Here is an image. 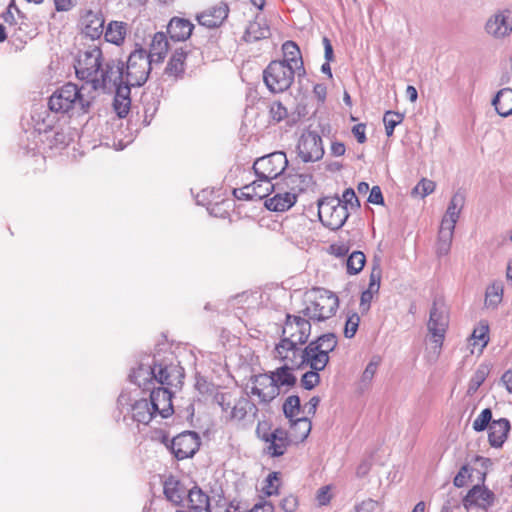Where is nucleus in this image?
<instances>
[{
    "instance_id": "obj_1",
    "label": "nucleus",
    "mask_w": 512,
    "mask_h": 512,
    "mask_svg": "<svg viewBox=\"0 0 512 512\" xmlns=\"http://www.w3.org/2000/svg\"><path fill=\"white\" fill-rule=\"evenodd\" d=\"M173 371H176V368H173L166 359L148 356L139 363L137 368L131 371L129 380L143 390H149V385L154 382L172 386L171 376Z\"/></svg>"
},
{
    "instance_id": "obj_2",
    "label": "nucleus",
    "mask_w": 512,
    "mask_h": 512,
    "mask_svg": "<svg viewBox=\"0 0 512 512\" xmlns=\"http://www.w3.org/2000/svg\"><path fill=\"white\" fill-rule=\"evenodd\" d=\"M90 104V101L83 97L80 89L74 83H66L57 88L48 101L50 111L69 116L87 113Z\"/></svg>"
},
{
    "instance_id": "obj_3",
    "label": "nucleus",
    "mask_w": 512,
    "mask_h": 512,
    "mask_svg": "<svg viewBox=\"0 0 512 512\" xmlns=\"http://www.w3.org/2000/svg\"><path fill=\"white\" fill-rule=\"evenodd\" d=\"M339 307V299L333 292L318 288L314 290V297L309 304L302 310L303 316L307 317L309 322L325 321L336 314Z\"/></svg>"
},
{
    "instance_id": "obj_4",
    "label": "nucleus",
    "mask_w": 512,
    "mask_h": 512,
    "mask_svg": "<svg viewBox=\"0 0 512 512\" xmlns=\"http://www.w3.org/2000/svg\"><path fill=\"white\" fill-rule=\"evenodd\" d=\"M146 49L138 46L129 54L126 64L124 63L125 81L132 86L140 87L146 83L152 66Z\"/></svg>"
},
{
    "instance_id": "obj_5",
    "label": "nucleus",
    "mask_w": 512,
    "mask_h": 512,
    "mask_svg": "<svg viewBox=\"0 0 512 512\" xmlns=\"http://www.w3.org/2000/svg\"><path fill=\"white\" fill-rule=\"evenodd\" d=\"M297 72L284 62L271 61L263 71V81L270 92L287 91L294 82Z\"/></svg>"
},
{
    "instance_id": "obj_6",
    "label": "nucleus",
    "mask_w": 512,
    "mask_h": 512,
    "mask_svg": "<svg viewBox=\"0 0 512 512\" xmlns=\"http://www.w3.org/2000/svg\"><path fill=\"white\" fill-rule=\"evenodd\" d=\"M318 216L324 226L338 230L347 221L349 212L338 196L324 197L318 201Z\"/></svg>"
},
{
    "instance_id": "obj_7",
    "label": "nucleus",
    "mask_w": 512,
    "mask_h": 512,
    "mask_svg": "<svg viewBox=\"0 0 512 512\" xmlns=\"http://www.w3.org/2000/svg\"><path fill=\"white\" fill-rule=\"evenodd\" d=\"M161 443L174 455L177 460L193 457L199 450L201 439L194 431H184L172 439L168 435L161 437Z\"/></svg>"
},
{
    "instance_id": "obj_8",
    "label": "nucleus",
    "mask_w": 512,
    "mask_h": 512,
    "mask_svg": "<svg viewBox=\"0 0 512 512\" xmlns=\"http://www.w3.org/2000/svg\"><path fill=\"white\" fill-rule=\"evenodd\" d=\"M102 62V50L97 45H91L86 50L79 51L74 66L77 77L92 85L94 78L99 75Z\"/></svg>"
},
{
    "instance_id": "obj_9",
    "label": "nucleus",
    "mask_w": 512,
    "mask_h": 512,
    "mask_svg": "<svg viewBox=\"0 0 512 512\" xmlns=\"http://www.w3.org/2000/svg\"><path fill=\"white\" fill-rule=\"evenodd\" d=\"M338 340L334 333H326L312 340L305 347V355L310 357V364L317 370H324L329 363V353L337 347Z\"/></svg>"
},
{
    "instance_id": "obj_10",
    "label": "nucleus",
    "mask_w": 512,
    "mask_h": 512,
    "mask_svg": "<svg viewBox=\"0 0 512 512\" xmlns=\"http://www.w3.org/2000/svg\"><path fill=\"white\" fill-rule=\"evenodd\" d=\"M92 84L94 90L107 91L125 83L124 62L120 59H109L102 62L101 68Z\"/></svg>"
},
{
    "instance_id": "obj_11",
    "label": "nucleus",
    "mask_w": 512,
    "mask_h": 512,
    "mask_svg": "<svg viewBox=\"0 0 512 512\" xmlns=\"http://www.w3.org/2000/svg\"><path fill=\"white\" fill-rule=\"evenodd\" d=\"M288 166L286 154L276 151L258 158L253 164L256 177L273 180L280 176Z\"/></svg>"
},
{
    "instance_id": "obj_12",
    "label": "nucleus",
    "mask_w": 512,
    "mask_h": 512,
    "mask_svg": "<svg viewBox=\"0 0 512 512\" xmlns=\"http://www.w3.org/2000/svg\"><path fill=\"white\" fill-rule=\"evenodd\" d=\"M299 345L288 339H281L275 346L274 357L284 365L301 369L310 364V357L305 355V348L302 349Z\"/></svg>"
},
{
    "instance_id": "obj_13",
    "label": "nucleus",
    "mask_w": 512,
    "mask_h": 512,
    "mask_svg": "<svg viewBox=\"0 0 512 512\" xmlns=\"http://www.w3.org/2000/svg\"><path fill=\"white\" fill-rule=\"evenodd\" d=\"M297 151L299 158L304 163L321 160L324 156L321 136L315 131L303 132L297 144Z\"/></svg>"
},
{
    "instance_id": "obj_14",
    "label": "nucleus",
    "mask_w": 512,
    "mask_h": 512,
    "mask_svg": "<svg viewBox=\"0 0 512 512\" xmlns=\"http://www.w3.org/2000/svg\"><path fill=\"white\" fill-rule=\"evenodd\" d=\"M427 327L435 347L441 349L448 327V316L443 303L437 300L433 302Z\"/></svg>"
},
{
    "instance_id": "obj_15",
    "label": "nucleus",
    "mask_w": 512,
    "mask_h": 512,
    "mask_svg": "<svg viewBox=\"0 0 512 512\" xmlns=\"http://www.w3.org/2000/svg\"><path fill=\"white\" fill-rule=\"evenodd\" d=\"M310 334L311 323L309 320L297 315H286L281 339H288V341L302 345L307 342Z\"/></svg>"
},
{
    "instance_id": "obj_16",
    "label": "nucleus",
    "mask_w": 512,
    "mask_h": 512,
    "mask_svg": "<svg viewBox=\"0 0 512 512\" xmlns=\"http://www.w3.org/2000/svg\"><path fill=\"white\" fill-rule=\"evenodd\" d=\"M250 381L253 384L251 394L258 396L260 403L268 404L280 394L278 385L275 384L270 372L253 375Z\"/></svg>"
},
{
    "instance_id": "obj_17",
    "label": "nucleus",
    "mask_w": 512,
    "mask_h": 512,
    "mask_svg": "<svg viewBox=\"0 0 512 512\" xmlns=\"http://www.w3.org/2000/svg\"><path fill=\"white\" fill-rule=\"evenodd\" d=\"M264 453L271 458L283 456L292 444V438L287 430L277 427L264 439Z\"/></svg>"
},
{
    "instance_id": "obj_18",
    "label": "nucleus",
    "mask_w": 512,
    "mask_h": 512,
    "mask_svg": "<svg viewBox=\"0 0 512 512\" xmlns=\"http://www.w3.org/2000/svg\"><path fill=\"white\" fill-rule=\"evenodd\" d=\"M229 11L228 4L221 1L199 13L196 19L201 26L214 29L224 23L229 15Z\"/></svg>"
},
{
    "instance_id": "obj_19",
    "label": "nucleus",
    "mask_w": 512,
    "mask_h": 512,
    "mask_svg": "<svg viewBox=\"0 0 512 512\" xmlns=\"http://www.w3.org/2000/svg\"><path fill=\"white\" fill-rule=\"evenodd\" d=\"M172 392L167 387L153 388L150 392V403L156 415L168 418L174 412L172 404Z\"/></svg>"
},
{
    "instance_id": "obj_20",
    "label": "nucleus",
    "mask_w": 512,
    "mask_h": 512,
    "mask_svg": "<svg viewBox=\"0 0 512 512\" xmlns=\"http://www.w3.org/2000/svg\"><path fill=\"white\" fill-rule=\"evenodd\" d=\"M495 494L484 485H474L463 498V506L468 510L472 506L488 509L494 504Z\"/></svg>"
},
{
    "instance_id": "obj_21",
    "label": "nucleus",
    "mask_w": 512,
    "mask_h": 512,
    "mask_svg": "<svg viewBox=\"0 0 512 512\" xmlns=\"http://www.w3.org/2000/svg\"><path fill=\"white\" fill-rule=\"evenodd\" d=\"M486 32L495 37L503 38L512 32V12L505 10L496 13L488 19L485 25Z\"/></svg>"
},
{
    "instance_id": "obj_22",
    "label": "nucleus",
    "mask_w": 512,
    "mask_h": 512,
    "mask_svg": "<svg viewBox=\"0 0 512 512\" xmlns=\"http://www.w3.org/2000/svg\"><path fill=\"white\" fill-rule=\"evenodd\" d=\"M282 51L284 58L283 60L277 61L284 62V64L295 70L298 78L304 77L306 75V70L299 46L293 41H286L282 45Z\"/></svg>"
},
{
    "instance_id": "obj_23",
    "label": "nucleus",
    "mask_w": 512,
    "mask_h": 512,
    "mask_svg": "<svg viewBox=\"0 0 512 512\" xmlns=\"http://www.w3.org/2000/svg\"><path fill=\"white\" fill-rule=\"evenodd\" d=\"M105 19L101 10H88L82 16L83 32L92 40L99 39L104 32Z\"/></svg>"
},
{
    "instance_id": "obj_24",
    "label": "nucleus",
    "mask_w": 512,
    "mask_h": 512,
    "mask_svg": "<svg viewBox=\"0 0 512 512\" xmlns=\"http://www.w3.org/2000/svg\"><path fill=\"white\" fill-rule=\"evenodd\" d=\"M278 187V192L274 196L265 199V207L274 212H284L295 205L297 194L291 191H284L283 187Z\"/></svg>"
},
{
    "instance_id": "obj_25",
    "label": "nucleus",
    "mask_w": 512,
    "mask_h": 512,
    "mask_svg": "<svg viewBox=\"0 0 512 512\" xmlns=\"http://www.w3.org/2000/svg\"><path fill=\"white\" fill-rule=\"evenodd\" d=\"M259 409L257 406L247 397H241L238 399L229 412V419L232 421H244L247 417L251 418L252 423L257 417Z\"/></svg>"
},
{
    "instance_id": "obj_26",
    "label": "nucleus",
    "mask_w": 512,
    "mask_h": 512,
    "mask_svg": "<svg viewBox=\"0 0 512 512\" xmlns=\"http://www.w3.org/2000/svg\"><path fill=\"white\" fill-rule=\"evenodd\" d=\"M510 422L506 418L493 420L488 428V442L493 448L503 446L510 431Z\"/></svg>"
},
{
    "instance_id": "obj_27",
    "label": "nucleus",
    "mask_w": 512,
    "mask_h": 512,
    "mask_svg": "<svg viewBox=\"0 0 512 512\" xmlns=\"http://www.w3.org/2000/svg\"><path fill=\"white\" fill-rule=\"evenodd\" d=\"M194 25L188 20L179 17H173L168 26L167 33L174 42H183L190 38Z\"/></svg>"
},
{
    "instance_id": "obj_28",
    "label": "nucleus",
    "mask_w": 512,
    "mask_h": 512,
    "mask_svg": "<svg viewBox=\"0 0 512 512\" xmlns=\"http://www.w3.org/2000/svg\"><path fill=\"white\" fill-rule=\"evenodd\" d=\"M131 87L132 85L125 83L115 86V96L113 107L119 118H125L131 106Z\"/></svg>"
},
{
    "instance_id": "obj_29",
    "label": "nucleus",
    "mask_w": 512,
    "mask_h": 512,
    "mask_svg": "<svg viewBox=\"0 0 512 512\" xmlns=\"http://www.w3.org/2000/svg\"><path fill=\"white\" fill-rule=\"evenodd\" d=\"M170 49L169 41L164 32H157L154 34L149 52H147L150 61L154 62L155 64H161L168 51Z\"/></svg>"
},
{
    "instance_id": "obj_30",
    "label": "nucleus",
    "mask_w": 512,
    "mask_h": 512,
    "mask_svg": "<svg viewBox=\"0 0 512 512\" xmlns=\"http://www.w3.org/2000/svg\"><path fill=\"white\" fill-rule=\"evenodd\" d=\"M465 204V195L461 191H457L450 199L446 213L442 218L441 224L454 227L458 222L460 213Z\"/></svg>"
},
{
    "instance_id": "obj_31",
    "label": "nucleus",
    "mask_w": 512,
    "mask_h": 512,
    "mask_svg": "<svg viewBox=\"0 0 512 512\" xmlns=\"http://www.w3.org/2000/svg\"><path fill=\"white\" fill-rule=\"evenodd\" d=\"M188 510L192 512H211L210 497L197 485L187 494Z\"/></svg>"
},
{
    "instance_id": "obj_32",
    "label": "nucleus",
    "mask_w": 512,
    "mask_h": 512,
    "mask_svg": "<svg viewBox=\"0 0 512 512\" xmlns=\"http://www.w3.org/2000/svg\"><path fill=\"white\" fill-rule=\"evenodd\" d=\"M163 490L166 498L176 505H179L183 502L189 491L186 489L183 483H181L174 476H169L164 481Z\"/></svg>"
},
{
    "instance_id": "obj_33",
    "label": "nucleus",
    "mask_w": 512,
    "mask_h": 512,
    "mask_svg": "<svg viewBox=\"0 0 512 512\" xmlns=\"http://www.w3.org/2000/svg\"><path fill=\"white\" fill-rule=\"evenodd\" d=\"M132 412V419L141 424H149V422L156 417L152 405L147 399H140L135 401L130 408Z\"/></svg>"
},
{
    "instance_id": "obj_34",
    "label": "nucleus",
    "mask_w": 512,
    "mask_h": 512,
    "mask_svg": "<svg viewBox=\"0 0 512 512\" xmlns=\"http://www.w3.org/2000/svg\"><path fill=\"white\" fill-rule=\"evenodd\" d=\"M270 28L263 22L258 21L256 16L254 21H250L243 35V40L247 43H253L270 37Z\"/></svg>"
},
{
    "instance_id": "obj_35",
    "label": "nucleus",
    "mask_w": 512,
    "mask_h": 512,
    "mask_svg": "<svg viewBox=\"0 0 512 512\" xmlns=\"http://www.w3.org/2000/svg\"><path fill=\"white\" fill-rule=\"evenodd\" d=\"M314 184L313 176L311 174H289L284 178L283 185L291 192L306 191Z\"/></svg>"
},
{
    "instance_id": "obj_36",
    "label": "nucleus",
    "mask_w": 512,
    "mask_h": 512,
    "mask_svg": "<svg viewBox=\"0 0 512 512\" xmlns=\"http://www.w3.org/2000/svg\"><path fill=\"white\" fill-rule=\"evenodd\" d=\"M498 115L507 117L512 114V89L503 88L497 92L492 100Z\"/></svg>"
},
{
    "instance_id": "obj_37",
    "label": "nucleus",
    "mask_w": 512,
    "mask_h": 512,
    "mask_svg": "<svg viewBox=\"0 0 512 512\" xmlns=\"http://www.w3.org/2000/svg\"><path fill=\"white\" fill-rule=\"evenodd\" d=\"M105 40L114 45L120 46L127 34V23L122 21H111L103 32Z\"/></svg>"
},
{
    "instance_id": "obj_38",
    "label": "nucleus",
    "mask_w": 512,
    "mask_h": 512,
    "mask_svg": "<svg viewBox=\"0 0 512 512\" xmlns=\"http://www.w3.org/2000/svg\"><path fill=\"white\" fill-rule=\"evenodd\" d=\"M290 421V437L292 442H303L310 434L312 423L307 417H300Z\"/></svg>"
},
{
    "instance_id": "obj_39",
    "label": "nucleus",
    "mask_w": 512,
    "mask_h": 512,
    "mask_svg": "<svg viewBox=\"0 0 512 512\" xmlns=\"http://www.w3.org/2000/svg\"><path fill=\"white\" fill-rule=\"evenodd\" d=\"M454 231H455L454 227L447 226L444 224L440 225L437 243H436V254L438 257H443V256L448 255V253L451 249Z\"/></svg>"
},
{
    "instance_id": "obj_40",
    "label": "nucleus",
    "mask_w": 512,
    "mask_h": 512,
    "mask_svg": "<svg viewBox=\"0 0 512 512\" xmlns=\"http://www.w3.org/2000/svg\"><path fill=\"white\" fill-rule=\"evenodd\" d=\"M294 370L298 369L283 364L276 370L270 371V374L273 377V380H275V384L278 385L279 390L282 386L293 387L296 385L297 378L293 374Z\"/></svg>"
},
{
    "instance_id": "obj_41",
    "label": "nucleus",
    "mask_w": 512,
    "mask_h": 512,
    "mask_svg": "<svg viewBox=\"0 0 512 512\" xmlns=\"http://www.w3.org/2000/svg\"><path fill=\"white\" fill-rule=\"evenodd\" d=\"M186 57L187 53L183 48L176 49L166 65L165 74L175 77L182 75Z\"/></svg>"
},
{
    "instance_id": "obj_42",
    "label": "nucleus",
    "mask_w": 512,
    "mask_h": 512,
    "mask_svg": "<svg viewBox=\"0 0 512 512\" xmlns=\"http://www.w3.org/2000/svg\"><path fill=\"white\" fill-rule=\"evenodd\" d=\"M489 373L490 365L485 363L480 364L469 381L467 394L470 396L474 395L479 387L484 383Z\"/></svg>"
},
{
    "instance_id": "obj_43",
    "label": "nucleus",
    "mask_w": 512,
    "mask_h": 512,
    "mask_svg": "<svg viewBox=\"0 0 512 512\" xmlns=\"http://www.w3.org/2000/svg\"><path fill=\"white\" fill-rule=\"evenodd\" d=\"M504 286L500 281H495L489 285L485 293V304L488 307L496 308L503 298Z\"/></svg>"
},
{
    "instance_id": "obj_44",
    "label": "nucleus",
    "mask_w": 512,
    "mask_h": 512,
    "mask_svg": "<svg viewBox=\"0 0 512 512\" xmlns=\"http://www.w3.org/2000/svg\"><path fill=\"white\" fill-rule=\"evenodd\" d=\"M366 263V256L362 251L352 252L346 261L347 273L350 275H356L362 271Z\"/></svg>"
},
{
    "instance_id": "obj_45",
    "label": "nucleus",
    "mask_w": 512,
    "mask_h": 512,
    "mask_svg": "<svg viewBox=\"0 0 512 512\" xmlns=\"http://www.w3.org/2000/svg\"><path fill=\"white\" fill-rule=\"evenodd\" d=\"M489 326L487 323L481 322L478 327H476L471 335V340L473 341L471 345L476 346L479 345L480 351L485 348L489 342Z\"/></svg>"
},
{
    "instance_id": "obj_46",
    "label": "nucleus",
    "mask_w": 512,
    "mask_h": 512,
    "mask_svg": "<svg viewBox=\"0 0 512 512\" xmlns=\"http://www.w3.org/2000/svg\"><path fill=\"white\" fill-rule=\"evenodd\" d=\"M305 366H309L310 370L302 375L300 384L304 389L312 390L320 383L321 378L319 372L321 370L314 368V364H306Z\"/></svg>"
},
{
    "instance_id": "obj_47",
    "label": "nucleus",
    "mask_w": 512,
    "mask_h": 512,
    "mask_svg": "<svg viewBox=\"0 0 512 512\" xmlns=\"http://www.w3.org/2000/svg\"><path fill=\"white\" fill-rule=\"evenodd\" d=\"M404 119V115L399 112L388 110L383 116V122L385 126V132L388 137H391L394 133V129Z\"/></svg>"
},
{
    "instance_id": "obj_48",
    "label": "nucleus",
    "mask_w": 512,
    "mask_h": 512,
    "mask_svg": "<svg viewBox=\"0 0 512 512\" xmlns=\"http://www.w3.org/2000/svg\"><path fill=\"white\" fill-rule=\"evenodd\" d=\"M21 18L22 21L19 26L17 28L16 26L13 27V36L21 42H26L27 39H31L35 35V29L25 21L24 16L21 15Z\"/></svg>"
},
{
    "instance_id": "obj_49",
    "label": "nucleus",
    "mask_w": 512,
    "mask_h": 512,
    "mask_svg": "<svg viewBox=\"0 0 512 512\" xmlns=\"http://www.w3.org/2000/svg\"><path fill=\"white\" fill-rule=\"evenodd\" d=\"M301 409L300 398L298 395L289 396L283 403V413L286 418L292 420Z\"/></svg>"
},
{
    "instance_id": "obj_50",
    "label": "nucleus",
    "mask_w": 512,
    "mask_h": 512,
    "mask_svg": "<svg viewBox=\"0 0 512 512\" xmlns=\"http://www.w3.org/2000/svg\"><path fill=\"white\" fill-rule=\"evenodd\" d=\"M254 182H258L259 185L258 189L256 190V193H254V196H257V200L269 198L268 196L275 191L276 186H280L279 183L273 184L269 179H261L258 177Z\"/></svg>"
},
{
    "instance_id": "obj_51",
    "label": "nucleus",
    "mask_w": 512,
    "mask_h": 512,
    "mask_svg": "<svg viewBox=\"0 0 512 512\" xmlns=\"http://www.w3.org/2000/svg\"><path fill=\"white\" fill-rule=\"evenodd\" d=\"M492 421L493 420H492L491 409L485 408L481 411V413L474 420L472 427L476 432H482L489 428Z\"/></svg>"
},
{
    "instance_id": "obj_52",
    "label": "nucleus",
    "mask_w": 512,
    "mask_h": 512,
    "mask_svg": "<svg viewBox=\"0 0 512 512\" xmlns=\"http://www.w3.org/2000/svg\"><path fill=\"white\" fill-rule=\"evenodd\" d=\"M269 116L272 122L279 123L288 116V110L280 101H274L270 105Z\"/></svg>"
},
{
    "instance_id": "obj_53",
    "label": "nucleus",
    "mask_w": 512,
    "mask_h": 512,
    "mask_svg": "<svg viewBox=\"0 0 512 512\" xmlns=\"http://www.w3.org/2000/svg\"><path fill=\"white\" fill-rule=\"evenodd\" d=\"M435 187L436 185L432 180L423 178L412 189V195H419L421 198H425L435 190Z\"/></svg>"
},
{
    "instance_id": "obj_54",
    "label": "nucleus",
    "mask_w": 512,
    "mask_h": 512,
    "mask_svg": "<svg viewBox=\"0 0 512 512\" xmlns=\"http://www.w3.org/2000/svg\"><path fill=\"white\" fill-rule=\"evenodd\" d=\"M342 205L346 206V210L350 208L351 210H357L360 207V202L355 194V191L352 188H347L344 190L342 197L339 198Z\"/></svg>"
},
{
    "instance_id": "obj_55",
    "label": "nucleus",
    "mask_w": 512,
    "mask_h": 512,
    "mask_svg": "<svg viewBox=\"0 0 512 512\" xmlns=\"http://www.w3.org/2000/svg\"><path fill=\"white\" fill-rule=\"evenodd\" d=\"M360 323V317L357 313H352L347 317L345 328H344V336L346 338H353L358 330Z\"/></svg>"
},
{
    "instance_id": "obj_56",
    "label": "nucleus",
    "mask_w": 512,
    "mask_h": 512,
    "mask_svg": "<svg viewBox=\"0 0 512 512\" xmlns=\"http://www.w3.org/2000/svg\"><path fill=\"white\" fill-rule=\"evenodd\" d=\"M280 481L279 473L272 472L266 478V485L263 488L264 493L267 496H272L274 494H278V483Z\"/></svg>"
},
{
    "instance_id": "obj_57",
    "label": "nucleus",
    "mask_w": 512,
    "mask_h": 512,
    "mask_svg": "<svg viewBox=\"0 0 512 512\" xmlns=\"http://www.w3.org/2000/svg\"><path fill=\"white\" fill-rule=\"evenodd\" d=\"M378 365H379V359L378 360H374L372 359L366 366L365 370L363 371L362 373V376H361V383L364 384V385H368L371 383L374 375L376 374L377 372V369H378Z\"/></svg>"
},
{
    "instance_id": "obj_58",
    "label": "nucleus",
    "mask_w": 512,
    "mask_h": 512,
    "mask_svg": "<svg viewBox=\"0 0 512 512\" xmlns=\"http://www.w3.org/2000/svg\"><path fill=\"white\" fill-rule=\"evenodd\" d=\"M272 424L267 420L259 421L255 430L256 436L262 442L272 433Z\"/></svg>"
},
{
    "instance_id": "obj_59",
    "label": "nucleus",
    "mask_w": 512,
    "mask_h": 512,
    "mask_svg": "<svg viewBox=\"0 0 512 512\" xmlns=\"http://www.w3.org/2000/svg\"><path fill=\"white\" fill-rule=\"evenodd\" d=\"M470 470L469 465H463L453 479L454 486L458 488L465 486L467 478L471 476Z\"/></svg>"
},
{
    "instance_id": "obj_60",
    "label": "nucleus",
    "mask_w": 512,
    "mask_h": 512,
    "mask_svg": "<svg viewBox=\"0 0 512 512\" xmlns=\"http://www.w3.org/2000/svg\"><path fill=\"white\" fill-rule=\"evenodd\" d=\"M377 506V501L368 498L366 500H363L361 503L355 505L354 511L352 512H374Z\"/></svg>"
},
{
    "instance_id": "obj_61",
    "label": "nucleus",
    "mask_w": 512,
    "mask_h": 512,
    "mask_svg": "<svg viewBox=\"0 0 512 512\" xmlns=\"http://www.w3.org/2000/svg\"><path fill=\"white\" fill-rule=\"evenodd\" d=\"M280 507L285 512H294L298 507V500L295 496L289 495L280 501Z\"/></svg>"
},
{
    "instance_id": "obj_62",
    "label": "nucleus",
    "mask_w": 512,
    "mask_h": 512,
    "mask_svg": "<svg viewBox=\"0 0 512 512\" xmlns=\"http://www.w3.org/2000/svg\"><path fill=\"white\" fill-rule=\"evenodd\" d=\"M367 201L375 205H384V197L379 186H373L370 189Z\"/></svg>"
},
{
    "instance_id": "obj_63",
    "label": "nucleus",
    "mask_w": 512,
    "mask_h": 512,
    "mask_svg": "<svg viewBox=\"0 0 512 512\" xmlns=\"http://www.w3.org/2000/svg\"><path fill=\"white\" fill-rule=\"evenodd\" d=\"M352 133L357 139V142L363 144L366 142V125L364 123L356 124L352 127Z\"/></svg>"
},
{
    "instance_id": "obj_64",
    "label": "nucleus",
    "mask_w": 512,
    "mask_h": 512,
    "mask_svg": "<svg viewBox=\"0 0 512 512\" xmlns=\"http://www.w3.org/2000/svg\"><path fill=\"white\" fill-rule=\"evenodd\" d=\"M249 512H274V506L268 501H260L249 509Z\"/></svg>"
}]
</instances>
